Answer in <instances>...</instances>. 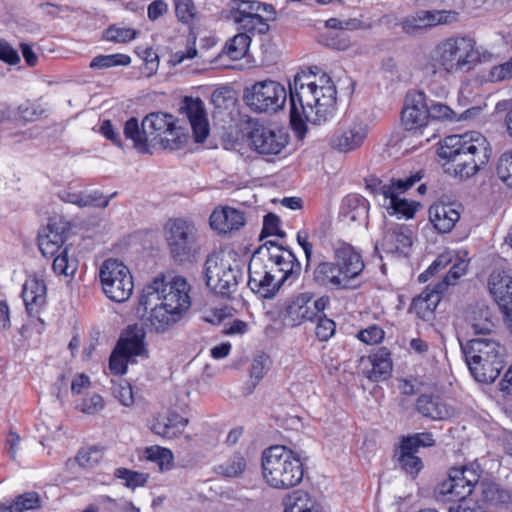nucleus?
Returning a JSON list of instances; mask_svg holds the SVG:
<instances>
[{"label":"nucleus","instance_id":"61","mask_svg":"<svg viewBox=\"0 0 512 512\" xmlns=\"http://www.w3.org/2000/svg\"><path fill=\"white\" fill-rule=\"evenodd\" d=\"M0 60L9 65H17L20 62L17 50L2 38H0Z\"/></svg>","mask_w":512,"mask_h":512},{"label":"nucleus","instance_id":"10","mask_svg":"<svg viewBox=\"0 0 512 512\" xmlns=\"http://www.w3.org/2000/svg\"><path fill=\"white\" fill-rule=\"evenodd\" d=\"M232 18L238 24L240 33L251 36L263 35L269 31L268 21L275 18L273 5L251 0H234Z\"/></svg>","mask_w":512,"mask_h":512},{"label":"nucleus","instance_id":"48","mask_svg":"<svg viewBox=\"0 0 512 512\" xmlns=\"http://www.w3.org/2000/svg\"><path fill=\"white\" fill-rule=\"evenodd\" d=\"M429 113V121L438 120L453 122L459 120L456 112H454L449 106L442 103L429 101Z\"/></svg>","mask_w":512,"mask_h":512},{"label":"nucleus","instance_id":"20","mask_svg":"<svg viewBox=\"0 0 512 512\" xmlns=\"http://www.w3.org/2000/svg\"><path fill=\"white\" fill-rule=\"evenodd\" d=\"M368 127L365 123L354 121L347 126L339 127L330 138L333 149L348 153L357 150L367 138Z\"/></svg>","mask_w":512,"mask_h":512},{"label":"nucleus","instance_id":"13","mask_svg":"<svg viewBox=\"0 0 512 512\" xmlns=\"http://www.w3.org/2000/svg\"><path fill=\"white\" fill-rule=\"evenodd\" d=\"M99 277L104 294L112 301L121 303L133 292V278L126 265L117 259H107L100 268Z\"/></svg>","mask_w":512,"mask_h":512},{"label":"nucleus","instance_id":"39","mask_svg":"<svg viewBox=\"0 0 512 512\" xmlns=\"http://www.w3.org/2000/svg\"><path fill=\"white\" fill-rule=\"evenodd\" d=\"M52 268L57 275L64 276H72L77 271V260L69 256V248L67 246L55 256Z\"/></svg>","mask_w":512,"mask_h":512},{"label":"nucleus","instance_id":"23","mask_svg":"<svg viewBox=\"0 0 512 512\" xmlns=\"http://www.w3.org/2000/svg\"><path fill=\"white\" fill-rule=\"evenodd\" d=\"M209 222L213 230L226 234L242 228L246 223V217L242 210L225 206L215 209L210 216Z\"/></svg>","mask_w":512,"mask_h":512},{"label":"nucleus","instance_id":"56","mask_svg":"<svg viewBox=\"0 0 512 512\" xmlns=\"http://www.w3.org/2000/svg\"><path fill=\"white\" fill-rule=\"evenodd\" d=\"M317 324L315 328L316 337L320 341H328L335 333L336 324L332 319L327 318L325 315L316 319Z\"/></svg>","mask_w":512,"mask_h":512},{"label":"nucleus","instance_id":"47","mask_svg":"<svg viewBox=\"0 0 512 512\" xmlns=\"http://www.w3.org/2000/svg\"><path fill=\"white\" fill-rule=\"evenodd\" d=\"M18 120L34 122L45 115V109L40 105L26 101L17 107Z\"/></svg>","mask_w":512,"mask_h":512},{"label":"nucleus","instance_id":"34","mask_svg":"<svg viewBox=\"0 0 512 512\" xmlns=\"http://www.w3.org/2000/svg\"><path fill=\"white\" fill-rule=\"evenodd\" d=\"M344 216L351 222L364 220L368 215V205L364 198L358 195H349L343 204Z\"/></svg>","mask_w":512,"mask_h":512},{"label":"nucleus","instance_id":"25","mask_svg":"<svg viewBox=\"0 0 512 512\" xmlns=\"http://www.w3.org/2000/svg\"><path fill=\"white\" fill-rule=\"evenodd\" d=\"M312 293H300L288 304L284 312V319L291 326H299L307 321H314L315 314L312 313L310 300H312Z\"/></svg>","mask_w":512,"mask_h":512},{"label":"nucleus","instance_id":"51","mask_svg":"<svg viewBox=\"0 0 512 512\" xmlns=\"http://www.w3.org/2000/svg\"><path fill=\"white\" fill-rule=\"evenodd\" d=\"M405 450L418 451L420 447H430L434 445L433 435L429 432L416 433L412 436L403 438Z\"/></svg>","mask_w":512,"mask_h":512},{"label":"nucleus","instance_id":"43","mask_svg":"<svg viewBox=\"0 0 512 512\" xmlns=\"http://www.w3.org/2000/svg\"><path fill=\"white\" fill-rule=\"evenodd\" d=\"M146 458L158 464L161 471L169 470L173 462V454L167 448L152 446L145 451Z\"/></svg>","mask_w":512,"mask_h":512},{"label":"nucleus","instance_id":"18","mask_svg":"<svg viewBox=\"0 0 512 512\" xmlns=\"http://www.w3.org/2000/svg\"><path fill=\"white\" fill-rule=\"evenodd\" d=\"M248 139L250 146L262 155H276L288 143V136L282 130L275 131L263 125H255Z\"/></svg>","mask_w":512,"mask_h":512},{"label":"nucleus","instance_id":"37","mask_svg":"<svg viewBox=\"0 0 512 512\" xmlns=\"http://www.w3.org/2000/svg\"><path fill=\"white\" fill-rule=\"evenodd\" d=\"M418 451L405 450L404 443L401 442L398 463L405 473L415 477L423 467L422 460L416 456Z\"/></svg>","mask_w":512,"mask_h":512},{"label":"nucleus","instance_id":"12","mask_svg":"<svg viewBox=\"0 0 512 512\" xmlns=\"http://www.w3.org/2000/svg\"><path fill=\"white\" fill-rule=\"evenodd\" d=\"M422 177L421 172H416L406 179H393L390 184L379 183L374 192L377 196L382 197L381 205L386 208L388 214L411 219L414 217L419 204L415 201L400 198L399 194L410 189Z\"/></svg>","mask_w":512,"mask_h":512},{"label":"nucleus","instance_id":"28","mask_svg":"<svg viewBox=\"0 0 512 512\" xmlns=\"http://www.w3.org/2000/svg\"><path fill=\"white\" fill-rule=\"evenodd\" d=\"M442 284H437L433 288L427 286L426 289L413 300L411 308L422 320H430L433 312L441 300Z\"/></svg>","mask_w":512,"mask_h":512},{"label":"nucleus","instance_id":"22","mask_svg":"<svg viewBox=\"0 0 512 512\" xmlns=\"http://www.w3.org/2000/svg\"><path fill=\"white\" fill-rule=\"evenodd\" d=\"M181 110L190 123L195 141L204 142L209 135V123L203 101L186 97Z\"/></svg>","mask_w":512,"mask_h":512},{"label":"nucleus","instance_id":"40","mask_svg":"<svg viewBox=\"0 0 512 512\" xmlns=\"http://www.w3.org/2000/svg\"><path fill=\"white\" fill-rule=\"evenodd\" d=\"M246 467V458L242 454L236 453L225 463L218 465L216 472L225 477H239L245 471Z\"/></svg>","mask_w":512,"mask_h":512},{"label":"nucleus","instance_id":"6","mask_svg":"<svg viewBox=\"0 0 512 512\" xmlns=\"http://www.w3.org/2000/svg\"><path fill=\"white\" fill-rule=\"evenodd\" d=\"M262 473L270 487L290 489L301 483L304 465L293 450L283 445H274L262 453Z\"/></svg>","mask_w":512,"mask_h":512},{"label":"nucleus","instance_id":"21","mask_svg":"<svg viewBox=\"0 0 512 512\" xmlns=\"http://www.w3.org/2000/svg\"><path fill=\"white\" fill-rule=\"evenodd\" d=\"M266 268H257L256 264L251 263L249 265L248 286L261 297L272 298L286 280H282V276L277 278L272 270Z\"/></svg>","mask_w":512,"mask_h":512},{"label":"nucleus","instance_id":"26","mask_svg":"<svg viewBox=\"0 0 512 512\" xmlns=\"http://www.w3.org/2000/svg\"><path fill=\"white\" fill-rule=\"evenodd\" d=\"M22 298L30 315H37L46 303V285L42 279L29 277L22 288Z\"/></svg>","mask_w":512,"mask_h":512},{"label":"nucleus","instance_id":"31","mask_svg":"<svg viewBox=\"0 0 512 512\" xmlns=\"http://www.w3.org/2000/svg\"><path fill=\"white\" fill-rule=\"evenodd\" d=\"M187 423L186 418L171 413L166 417L157 418L152 424V431L164 438L172 439L182 433Z\"/></svg>","mask_w":512,"mask_h":512},{"label":"nucleus","instance_id":"9","mask_svg":"<svg viewBox=\"0 0 512 512\" xmlns=\"http://www.w3.org/2000/svg\"><path fill=\"white\" fill-rule=\"evenodd\" d=\"M205 282L215 294L228 297L237 290L243 278V268L231 253L215 252L204 265Z\"/></svg>","mask_w":512,"mask_h":512},{"label":"nucleus","instance_id":"19","mask_svg":"<svg viewBox=\"0 0 512 512\" xmlns=\"http://www.w3.org/2000/svg\"><path fill=\"white\" fill-rule=\"evenodd\" d=\"M488 289L512 330V277L504 271H493L488 279Z\"/></svg>","mask_w":512,"mask_h":512},{"label":"nucleus","instance_id":"53","mask_svg":"<svg viewBox=\"0 0 512 512\" xmlns=\"http://www.w3.org/2000/svg\"><path fill=\"white\" fill-rule=\"evenodd\" d=\"M76 408L84 414L94 415L104 408V401L99 394L93 393L83 398Z\"/></svg>","mask_w":512,"mask_h":512},{"label":"nucleus","instance_id":"45","mask_svg":"<svg viewBox=\"0 0 512 512\" xmlns=\"http://www.w3.org/2000/svg\"><path fill=\"white\" fill-rule=\"evenodd\" d=\"M496 175L507 187L512 188V150L503 152L498 158Z\"/></svg>","mask_w":512,"mask_h":512},{"label":"nucleus","instance_id":"54","mask_svg":"<svg viewBox=\"0 0 512 512\" xmlns=\"http://www.w3.org/2000/svg\"><path fill=\"white\" fill-rule=\"evenodd\" d=\"M116 195V192L111 194L109 197H105L99 191H93L90 193H82L80 207H99L105 208L108 206L110 200Z\"/></svg>","mask_w":512,"mask_h":512},{"label":"nucleus","instance_id":"64","mask_svg":"<svg viewBox=\"0 0 512 512\" xmlns=\"http://www.w3.org/2000/svg\"><path fill=\"white\" fill-rule=\"evenodd\" d=\"M168 12V5L163 0H154L148 5L147 16L149 20L156 21Z\"/></svg>","mask_w":512,"mask_h":512},{"label":"nucleus","instance_id":"17","mask_svg":"<svg viewBox=\"0 0 512 512\" xmlns=\"http://www.w3.org/2000/svg\"><path fill=\"white\" fill-rule=\"evenodd\" d=\"M429 101L420 90H412L406 94L401 120L406 130L422 131L429 123Z\"/></svg>","mask_w":512,"mask_h":512},{"label":"nucleus","instance_id":"46","mask_svg":"<svg viewBox=\"0 0 512 512\" xmlns=\"http://www.w3.org/2000/svg\"><path fill=\"white\" fill-rule=\"evenodd\" d=\"M103 458V449L98 446H90L79 450L76 461L84 468H92Z\"/></svg>","mask_w":512,"mask_h":512},{"label":"nucleus","instance_id":"63","mask_svg":"<svg viewBox=\"0 0 512 512\" xmlns=\"http://www.w3.org/2000/svg\"><path fill=\"white\" fill-rule=\"evenodd\" d=\"M458 503L449 508V512H486L484 507L472 500H457Z\"/></svg>","mask_w":512,"mask_h":512},{"label":"nucleus","instance_id":"52","mask_svg":"<svg viewBox=\"0 0 512 512\" xmlns=\"http://www.w3.org/2000/svg\"><path fill=\"white\" fill-rule=\"evenodd\" d=\"M468 265L467 260L457 258L441 283L443 285L442 290H444L448 285H455L457 280L466 274Z\"/></svg>","mask_w":512,"mask_h":512},{"label":"nucleus","instance_id":"7","mask_svg":"<svg viewBox=\"0 0 512 512\" xmlns=\"http://www.w3.org/2000/svg\"><path fill=\"white\" fill-rule=\"evenodd\" d=\"M466 364L474 379L494 382L505 364L506 349L494 338L478 337L462 346Z\"/></svg>","mask_w":512,"mask_h":512},{"label":"nucleus","instance_id":"30","mask_svg":"<svg viewBox=\"0 0 512 512\" xmlns=\"http://www.w3.org/2000/svg\"><path fill=\"white\" fill-rule=\"evenodd\" d=\"M372 369L368 374L369 380L380 382L388 379L392 373V361L390 351L385 348H379L369 356Z\"/></svg>","mask_w":512,"mask_h":512},{"label":"nucleus","instance_id":"59","mask_svg":"<svg viewBox=\"0 0 512 512\" xmlns=\"http://www.w3.org/2000/svg\"><path fill=\"white\" fill-rule=\"evenodd\" d=\"M384 335L385 333L382 328L377 325H371L360 331L358 338L368 345H374L380 343L383 340Z\"/></svg>","mask_w":512,"mask_h":512},{"label":"nucleus","instance_id":"5","mask_svg":"<svg viewBox=\"0 0 512 512\" xmlns=\"http://www.w3.org/2000/svg\"><path fill=\"white\" fill-rule=\"evenodd\" d=\"M492 149L487 139L479 132L446 137L438 155L452 164L456 174L462 177L475 175L491 157Z\"/></svg>","mask_w":512,"mask_h":512},{"label":"nucleus","instance_id":"8","mask_svg":"<svg viewBox=\"0 0 512 512\" xmlns=\"http://www.w3.org/2000/svg\"><path fill=\"white\" fill-rule=\"evenodd\" d=\"M480 54L476 42L469 36H453L440 41L430 55L433 73L468 71L478 62Z\"/></svg>","mask_w":512,"mask_h":512},{"label":"nucleus","instance_id":"11","mask_svg":"<svg viewBox=\"0 0 512 512\" xmlns=\"http://www.w3.org/2000/svg\"><path fill=\"white\" fill-rule=\"evenodd\" d=\"M164 236L175 261L186 262L196 254L198 231L192 222L182 218L169 219L164 225Z\"/></svg>","mask_w":512,"mask_h":512},{"label":"nucleus","instance_id":"29","mask_svg":"<svg viewBox=\"0 0 512 512\" xmlns=\"http://www.w3.org/2000/svg\"><path fill=\"white\" fill-rule=\"evenodd\" d=\"M416 409L422 416L433 420H445L451 415L448 406L438 396L428 394L417 398Z\"/></svg>","mask_w":512,"mask_h":512},{"label":"nucleus","instance_id":"41","mask_svg":"<svg viewBox=\"0 0 512 512\" xmlns=\"http://www.w3.org/2000/svg\"><path fill=\"white\" fill-rule=\"evenodd\" d=\"M130 62L131 58L126 54L98 55L92 59L89 67L92 69H107L115 66H127Z\"/></svg>","mask_w":512,"mask_h":512},{"label":"nucleus","instance_id":"58","mask_svg":"<svg viewBox=\"0 0 512 512\" xmlns=\"http://www.w3.org/2000/svg\"><path fill=\"white\" fill-rule=\"evenodd\" d=\"M130 356L120 352L116 347L109 359V368L116 375H123L127 371V362Z\"/></svg>","mask_w":512,"mask_h":512},{"label":"nucleus","instance_id":"60","mask_svg":"<svg viewBox=\"0 0 512 512\" xmlns=\"http://www.w3.org/2000/svg\"><path fill=\"white\" fill-rule=\"evenodd\" d=\"M268 364L269 359L264 355L257 356L253 359L250 377L255 380L254 385L264 377L268 370Z\"/></svg>","mask_w":512,"mask_h":512},{"label":"nucleus","instance_id":"15","mask_svg":"<svg viewBox=\"0 0 512 512\" xmlns=\"http://www.w3.org/2000/svg\"><path fill=\"white\" fill-rule=\"evenodd\" d=\"M480 477L481 469L476 463L453 467L449 471L448 479L440 484L439 494L446 496L449 501L466 499L479 483Z\"/></svg>","mask_w":512,"mask_h":512},{"label":"nucleus","instance_id":"32","mask_svg":"<svg viewBox=\"0 0 512 512\" xmlns=\"http://www.w3.org/2000/svg\"><path fill=\"white\" fill-rule=\"evenodd\" d=\"M144 332L137 325L129 326L119 340L117 348L128 356H139L144 350Z\"/></svg>","mask_w":512,"mask_h":512},{"label":"nucleus","instance_id":"24","mask_svg":"<svg viewBox=\"0 0 512 512\" xmlns=\"http://www.w3.org/2000/svg\"><path fill=\"white\" fill-rule=\"evenodd\" d=\"M413 244V231L405 224H388L383 246L390 253H405Z\"/></svg>","mask_w":512,"mask_h":512},{"label":"nucleus","instance_id":"4","mask_svg":"<svg viewBox=\"0 0 512 512\" xmlns=\"http://www.w3.org/2000/svg\"><path fill=\"white\" fill-rule=\"evenodd\" d=\"M365 269L361 255L348 244L334 250L333 260H321L312 270V281L328 290H353L360 286Z\"/></svg>","mask_w":512,"mask_h":512},{"label":"nucleus","instance_id":"50","mask_svg":"<svg viewBox=\"0 0 512 512\" xmlns=\"http://www.w3.org/2000/svg\"><path fill=\"white\" fill-rule=\"evenodd\" d=\"M196 37L191 34L187 39V44L184 50H178L171 54L170 63L174 66L183 63L185 60L193 59L197 56Z\"/></svg>","mask_w":512,"mask_h":512},{"label":"nucleus","instance_id":"2","mask_svg":"<svg viewBox=\"0 0 512 512\" xmlns=\"http://www.w3.org/2000/svg\"><path fill=\"white\" fill-rule=\"evenodd\" d=\"M190 287L181 276L159 275L147 284L139 298V309L149 313L148 320L156 332H164L177 323L191 306Z\"/></svg>","mask_w":512,"mask_h":512},{"label":"nucleus","instance_id":"35","mask_svg":"<svg viewBox=\"0 0 512 512\" xmlns=\"http://www.w3.org/2000/svg\"><path fill=\"white\" fill-rule=\"evenodd\" d=\"M271 263L276 266L277 272L282 276V280L290 279L301 269L299 261L291 250L283 255H273Z\"/></svg>","mask_w":512,"mask_h":512},{"label":"nucleus","instance_id":"3","mask_svg":"<svg viewBox=\"0 0 512 512\" xmlns=\"http://www.w3.org/2000/svg\"><path fill=\"white\" fill-rule=\"evenodd\" d=\"M124 135L132 140L140 153H148L151 145L160 144L165 149L178 150L188 141L185 130L177 126L170 114L154 112L147 115L139 127L136 118H130L124 126Z\"/></svg>","mask_w":512,"mask_h":512},{"label":"nucleus","instance_id":"38","mask_svg":"<svg viewBox=\"0 0 512 512\" xmlns=\"http://www.w3.org/2000/svg\"><path fill=\"white\" fill-rule=\"evenodd\" d=\"M284 512H320L314 507L308 494L302 491H296L289 495L285 501Z\"/></svg>","mask_w":512,"mask_h":512},{"label":"nucleus","instance_id":"16","mask_svg":"<svg viewBox=\"0 0 512 512\" xmlns=\"http://www.w3.org/2000/svg\"><path fill=\"white\" fill-rule=\"evenodd\" d=\"M459 18L455 10H420L403 18L399 25L402 32L412 36L439 25L456 23Z\"/></svg>","mask_w":512,"mask_h":512},{"label":"nucleus","instance_id":"55","mask_svg":"<svg viewBox=\"0 0 512 512\" xmlns=\"http://www.w3.org/2000/svg\"><path fill=\"white\" fill-rule=\"evenodd\" d=\"M174 4L176 17L180 22L189 24L194 20L196 8L192 0H179Z\"/></svg>","mask_w":512,"mask_h":512},{"label":"nucleus","instance_id":"49","mask_svg":"<svg viewBox=\"0 0 512 512\" xmlns=\"http://www.w3.org/2000/svg\"><path fill=\"white\" fill-rule=\"evenodd\" d=\"M137 34L138 32L134 29L112 25L105 30L104 37L108 41L125 43L133 40Z\"/></svg>","mask_w":512,"mask_h":512},{"label":"nucleus","instance_id":"1","mask_svg":"<svg viewBox=\"0 0 512 512\" xmlns=\"http://www.w3.org/2000/svg\"><path fill=\"white\" fill-rule=\"evenodd\" d=\"M290 90V123L300 133L306 130L305 122L321 125L333 118L337 104V90L332 79L305 72L297 73Z\"/></svg>","mask_w":512,"mask_h":512},{"label":"nucleus","instance_id":"42","mask_svg":"<svg viewBox=\"0 0 512 512\" xmlns=\"http://www.w3.org/2000/svg\"><path fill=\"white\" fill-rule=\"evenodd\" d=\"M68 232L69 229L66 222H63L62 220H50L46 228H44L43 232L39 235L47 237L49 240H52L57 245L63 247V244L67 239Z\"/></svg>","mask_w":512,"mask_h":512},{"label":"nucleus","instance_id":"36","mask_svg":"<svg viewBox=\"0 0 512 512\" xmlns=\"http://www.w3.org/2000/svg\"><path fill=\"white\" fill-rule=\"evenodd\" d=\"M481 500L492 504H504L510 501V494L494 482L483 481L480 483Z\"/></svg>","mask_w":512,"mask_h":512},{"label":"nucleus","instance_id":"33","mask_svg":"<svg viewBox=\"0 0 512 512\" xmlns=\"http://www.w3.org/2000/svg\"><path fill=\"white\" fill-rule=\"evenodd\" d=\"M250 44L251 36L249 34L238 33L226 42L222 53L231 60H240L247 54Z\"/></svg>","mask_w":512,"mask_h":512},{"label":"nucleus","instance_id":"27","mask_svg":"<svg viewBox=\"0 0 512 512\" xmlns=\"http://www.w3.org/2000/svg\"><path fill=\"white\" fill-rule=\"evenodd\" d=\"M429 219L439 233H449L459 221L460 212L452 204H434L429 208Z\"/></svg>","mask_w":512,"mask_h":512},{"label":"nucleus","instance_id":"62","mask_svg":"<svg viewBox=\"0 0 512 512\" xmlns=\"http://www.w3.org/2000/svg\"><path fill=\"white\" fill-rule=\"evenodd\" d=\"M492 81H503L512 77V58L500 65L492 67L490 71Z\"/></svg>","mask_w":512,"mask_h":512},{"label":"nucleus","instance_id":"44","mask_svg":"<svg viewBox=\"0 0 512 512\" xmlns=\"http://www.w3.org/2000/svg\"><path fill=\"white\" fill-rule=\"evenodd\" d=\"M114 476L124 481L126 487L135 489L144 486L148 481V474L133 471L127 468H117Z\"/></svg>","mask_w":512,"mask_h":512},{"label":"nucleus","instance_id":"14","mask_svg":"<svg viewBox=\"0 0 512 512\" xmlns=\"http://www.w3.org/2000/svg\"><path fill=\"white\" fill-rule=\"evenodd\" d=\"M287 98L283 85L273 80H264L245 89L246 104L255 112H276L281 109Z\"/></svg>","mask_w":512,"mask_h":512},{"label":"nucleus","instance_id":"57","mask_svg":"<svg viewBox=\"0 0 512 512\" xmlns=\"http://www.w3.org/2000/svg\"><path fill=\"white\" fill-rule=\"evenodd\" d=\"M280 219L273 213H268L263 220V228L260 234V238L267 236H280L283 237L284 233L279 228Z\"/></svg>","mask_w":512,"mask_h":512}]
</instances>
